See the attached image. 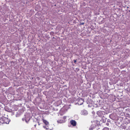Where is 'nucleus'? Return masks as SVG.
<instances>
[{
  "mask_svg": "<svg viewBox=\"0 0 130 130\" xmlns=\"http://www.w3.org/2000/svg\"><path fill=\"white\" fill-rule=\"evenodd\" d=\"M10 121L8 118L4 117H2L0 119V122L2 124H9Z\"/></svg>",
  "mask_w": 130,
  "mask_h": 130,
  "instance_id": "f257e3e1",
  "label": "nucleus"
},
{
  "mask_svg": "<svg viewBox=\"0 0 130 130\" xmlns=\"http://www.w3.org/2000/svg\"><path fill=\"white\" fill-rule=\"evenodd\" d=\"M84 102L82 98H80L78 101V104L79 105H80L82 104Z\"/></svg>",
  "mask_w": 130,
  "mask_h": 130,
  "instance_id": "f03ea898",
  "label": "nucleus"
},
{
  "mask_svg": "<svg viewBox=\"0 0 130 130\" xmlns=\"http://www.w3.org/2000/svg\"><path fill=\"white\" fill-rule=\"evenodd\" d=\"M88 111L85 110H83L81 112V114L82 115H86L88 114Z\"/></svg>",
  "mask_w": 130,
  "mask_h": 130,
  "instance_id": "7ed1b4c3",
  "label": "nucleus"
},
{
  "mask_svg": "<svg viewBox=\"0 0 130 130\" xmlns=\"http://www.w3.org/2000/svg\"><path fill=\"white\" fill-rule=\"evenodd\" d=\"M70 123L71 125H72L73 126H75L76 124V122L74 120H72L70 121Z\"/></svg>",
  "mask_w": 130,
  "mask_h": 130,
  "instance_id": "20e7f679",
  "label": "nucleus"
},
{
  "mask_svg": "<svg viewBox=\"0 0 130 130\" xmlns=\"http://www.w3.org/2000/svg\"><path fill=\"white\" fill-rule=\"evenodd\" d=\"M57 122L59 123H62L65 122V120H59L57 121Z\"/></svg>",
  "mask_w": 130,
  "mask_h": 130,
  "instance_id": "39448f33",
  "label": "nucleus"
},
{
  "mask_svg": "<svg viewBox=\"0 0 130 130\" xmlns=\"http://www.w3.org/2000/svg\"><path fill=\"white\" fill-rule=\"evenodd\" d=\"M43 122L46 125H47L48 124V122L45 120H43Z\"/></svg>",
  "mask_w": 130,
  "mask_h": 130,
  "instance_id": "423d86ee",
  "label": "nucleus"
},
{
  "mask_svg": "<svg viewBox=\"0 0 130 130\" xmlns=\"http://www.w3.org/2000/svg\"><path fill=\"white\" fill-rule=\"evenodd\" d=\"M95 125L94 126H92V125L91 126V127H92V128H89V130H91L93 129H94V127H95Z\"/></svg>",
  "mask_w": 130,
  "mask_h": 130,
  "instance_id": "0eeeda50",
  "label": "nucleus"
},
{
  "mask_svg": "<svg viewBox=\"0 0 130 130\" xmlns=\"http://www.w3.org/2000/svg\"><path fill=\"white\" fill-rule=\"evenodd\" d=\"M103 130H109V129L107 127H105L103 129Z\"/></svg>",
  "mask_w": 130,
  "mask_h": 130,
  "instance_id": "6e6552de",
  "label": "nucleus"
},
{
  "mask_svg": "<svg viewBox=\"0 0 130 130\" xmlns=\"http://www.w3.org/2000/svg\"><path fill=\"white\" fill-rule=\"evenodd\" d=\"M66 118H67L66 117V116H65L63 117V120H65V122L66 121Z\"/></svg>",
  "mask_w": 130,
  "mask_h": 130,
  "instance_id": "1a4fd4ad",
  "label": "nucleus"
},
{
  "mask_svg": "<svg viewBox=\"0 0 130 130\" xmlns=\"http://www.w3.org/2000/svg\"><path fill=\"white\" fill-rule=\"evenodd\" d=\"M43 127L44 128H45L46 129H48V127L47 126H43Z\"/></svg>",
  "mask_w": 130,
  "mask_h": 130,
  "instance_id": "9d476101",
  "label": "nucleus"
},
{
  "mask_svg": "<svg viewBox=\"0 0 130 130\" xmlns=\"http://www.w3.org/2000/svg\"><path fill=\"white\" fill-rule=\"evenodd\" d=\"M74 62L75 63L76 62V61L75 60H74Z\"/></svg>",
  "mask_w": 130,
  "mask_h": 130,
  "instance_id": "9b49d317",
  "label": "nucleus"
},
{
  "mask_svg": "<svg viewBox=\"0 0 130 130\" xmlns=\"http://www.w3.org/2000/svg\"><path fill=\"white\" fill-rule=\"evenodd\" d=\"M100 112V111L98 112V113H99V112Z\"/></svg>",
  "mask_w": 130,
  "mask_h": 130,
  "instance_id": "f8f14e48",
  "label": "nucleus"
},
{
  "mask_svg": "<svg viewBox=\"0 0 130 130\" xmlns=\"http://www.w3.org/2000/svg\"><path fill=\"white\" fill-rule=\"evenodd\" d=\"M100 112V111L98 112V113H99V112Z\"/></svg>",
  "mask_w": 130,
  "mask_h": 130,
  "instance_id": "ddd939ff",
  "label": "nucleus"
},
{
  "mask_svg": "<svg viewBox=\"0 0 130 130\" xmlns=\"http://www.w3.org/2000/svg\"><path fill=\"white\" fill-rule=\"evenodd\" d=\"M100 112V111L98 112V113H99V112Z\"/></svg>",
  "mask_w": 130,
  "mask_h": 130,
  "instance_id": "4468645a",
  "label": "nucleus"
},
{
  "mask_svg": "<svg viewBox=\"0 0 130 130\" xmlns=\"http://www.w3.org/2000/svg\"><path fill=\"white\" fill-rule=\"evenodd\" d=\"M82 24H84V23H82Z\"/></svg>",
  "mask_w": 130,
  "mask_h": 130,
  "instance_id": "2eb2a0df",
  "label": "nucleus"
},
{
  "mask_svg": "<svg viewBox=\"0 0 130 130\" xmlns=\"http://www.w3.org/2000/svg\"><path fill=\"white\" fill-rule=\"evenodd\" d=\"M82 24H84V23H82Z\"/></svg>",
  "mask_w": 130,
  "mask_h": 130,
  "instance_id": "dca6fc26",
  "label": "nucleus"
}]
</instances>
